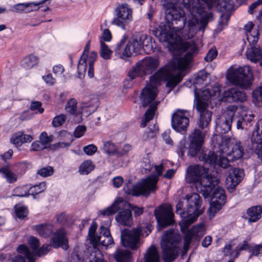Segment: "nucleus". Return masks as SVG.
<instances>
[{
    "label": "nucleus",
    "mask_w": 262,
    "mask_h": 262,
    "mask_svg": "<svg viewBox=\"0 0 262 262\" xmlns=\"http://www.w3.org/2000/svg\"><path fill=\"white\" fill-rule=\"evenodd\" d=\"M219 6L221 11L228 13L233 9L234 3L232 0H222Z\"/></svg>",
    "instance_id": "nucleus-51"
},
{
    "label": "nucleus",
    "mask_w": 262,
    "mask_h": 262,
    "mask_svg": "<svg viewBox=\"0 0 262 262\" xmlns=\"http://www.w3.org/2000/svg\"><path fill=\"white\" fill-rule=\"evenodd\" d=\"M30 7V8H29V9L28 10L29 11L36 10L38 9V8L37 7V5L33 3H19L15 5L13 7L12 11L17 13H19L24 10H26L27 9Z\"/></svg>",
    "instance_id": "nucleus-40"
},
{
    "label": "nucleus",
    "mask_w": 262,
    "mask_h": 262,
    "mask_svg": "<svg viewBox=\"0 0 262 262\" xmlns=\"http://www.w3.org/2000/svg\"><path fill=\"white\" fill-rule=\"evenodd\" d=\"M112 51L108 46L102 40L100 41V56L105 60L110 59L111 58Z\"/></svg>",
    "instance_id": "nucleus-46"
},
{
    "label": "nucleus",
    "mask_w": 262,
    "mask_h": 262,
    "mask_svg": "<svg viewBox=\"0 0 262 262\" xmlns=\"http://www.w3.org/2000/svg\"><path fill=\"white\" fill-rule=\"evenodd\" d=\"M181 239L180 234L173 229L167 230L163 234L161 247L164 262H171L176 258Z\"/></svg>",
    "instance_id": "nucleus-6"
},
{
    "label": "nucleus",
    "mask_w": 262,
    "mask_h": 262,
    "mask_svg": "<svg viewBox=\"0 0 262 262\" xmlns=\"http://www.w3.org/2000/svg\"><path fill=\"white\" fill-rule=\"evenodd\" d=\"M0 172L3 174V177L6 179L8 182L12 183L17 180L16 175L8 167H4L0 169Z\"/></svg>",
    "instance_id": "nucleus-45"
},
{
    "label": "nucleus",
    "mask_w": 262,
    "mask_h": 262,
    "mask_svg": "<svg viewBox=\"0 0 262 262\" xmlns=\"http://www.w3.org/2000/svg\"><path fill=\"white\" fill-rule=\"evenodd\" d=\"M218 156L215 152L211 150L203 151L199 159L201 161H204L205 163H208L210 165L215 164L217 161Z\"/></svg>",
    "instance_id": "nucleus-32"
},
{
    "label": "nucleus",
    "mask_w": 262,
    "mask_h": 262,
    "mask_svg": "<svg viewBox=\"0 0 262 262\" xmlns=\"http://www.w3.org/2000/svg\"><path fill=\"white\" fill-rule=\"evenodd\" d=\"M58 135L60 137H64L65 139L68 140V142H59L55 144V146L57 148H62L69 147L71 143L72 142V135L69 132L66 130H62L58 133Z\"/></svg>",
    "instance_id": "nucleus-43"
},
{
    "label": "nucleus",
    "mask_w": 262,
    "mask_h": 262,
    "mask_svg": "<svg viewBox=\"0 0 262 262\" xmlns=\"http://www.w3.org/2000/svg\"><path fill=\"white\" fill-rule=\"evenodd\" d=\"M152 51L151 38L144 34L132 38L125 47L124 54L129 57L133 53L141 54L143 51L149 53Z\"/></svg>",
    "instance_id": "nucleus-8"
},
{
    "label": "nucleus",
    "mask_w": 262,
    "mask_h": 262,
    "mask_svg": "<svg viewBox=\"0 0 262 262\" xmlns=\"http://www.w3.org/2000/svg\"><path fill=\"white\" fill-rule=\"evenodd\" d=\"M125 40L124 39H122L119 42L117 43L114 50L115 55H118L120 58L126 57V55L124 54L125 50Z\"/></svg>",
    "instance_id": "nucleus-50"
},
{
    "label": "nucleus",
    "mask_w": 262,
    "mask_h": 262,
    "mask_svg": "<svg viewBox=\"0 0 262 262\" xmlns=\"http://www.w3.org/2000/svg\"><path fill=\"white\" fill-rule=\"evenodd\" d=\"M247 99L245 93L237 88H232L222 94L220 100L228 103L243 102Z\"/></svg>",
    "instance_id": "nucleus-18"
},
{
    "label": "nucleus",
    "mask_w": 262,
    "mask_h": 262,
    "mask_svg": "<svg viewBox=\"0 0 262 262\" xmlns=\"http://www.w3.org/2000/svg\"><path fill=\"white\" fill-rule=\"evenodd\" d=\"M36 230L40 236L48 237L53 232V225L52 224H41L36 226Z\"/></svg>",
    "instance_id": "nucleus-31"
},
{
    "label": "nucleus",
    "mask_w": 262,
    "mask_h": 262,
    "mask_svg": "<svg viewBox=\"0 0 262 262\" xmlns=\"http://www.w3.org/2000/svg\"><path fill=\"white\" fill-rule=\"evenodd\" d=\"M244 176L243 170L238 168L232 169L226 178V185L229 191L232 192L241 182Z\"/></svg>",
    "instance_id": "nucleus-19"
},
{
    "label": "nucleus",
    "mask_w": 262,
    "mask_h": 262,
    "mask_svg": "<svg viewBox=\"0 0 262 262\" xmlns=\"http://www.w3.org/2000/svg\"><path fill=\"white\" fill-rule=\"evenodd\" d=\"M182 79V76L180 74L171 76L169 71L165 68H160L154 75L150 77L149 82L142 90L140 95L142 106L144 107L149 106L142 120V127H145L147 123L154 118L159 103L158 101H155L158 94L157 87L160 85L161 81L167 80L166 86L170 88V91Z\"/></svg>",
    "instance_id": "nucleus-2"
},
{
    "label": "nucleus",
    "mask_w": 262,
    "mask_h": 262,
    "mask_svg": "<svg viewBox=\"0 0 262 262\" xmlns=\"http://www.w3.org/2000/svg\"><path fill=\"white\" fill-rule=\"evenodd\" d=\"M247 58L253 62H256L262 58V53L259 48L251 47L246 52Z\"/></svg>",
    "instance_id": "nucleus-33"
},
{
    "label": "nucleus",
    "mask_w": 262,
    "mask_h": 262,
    "mask_svg": "<svg viewBox=\"0 0 262 262\" xmlns=\"http://www.w3.org/2000/svg\"><path fill=\"white\" fill-rule=\"evenodd\" d=\"M11 142L16 145H20L23 143V132H18L11 138Z\"/></svg>",
    "instance_id": "nucleus-62"
},
{
    "label": "nucleus",
    "mask_w": 262,
    "mask_h": 262,
    "mask_svg": "<svg viewBox=\"0 0 262 262\" xmlns=\"http://www.w3.org/2000/svg\"><path fill=\"white\" fill-rule=\"evenodd\" d=\"M251 139L253 148H255L258 158L262 160V125L261 129L258 127L253 132Z\"/></svg>",
    "instance_id": "nucleus-25"
},
{
    "label": "nucleus",
    "mask_w": 262,
    "mask_h": 262,
    "mask_svg": "<svg viewBox=\"0 0 262 262\" xmlns=\"http://www.w3.org/2000/svg\"><path fill=\"white\" fill-rule=\"evenodd\" d=\"M65 109L68 113L71 114H75L77 109L76 100L74 98L69 100L66 105Z\"/></svg>",
    "instance_id": "nucleus-54"
},
{
    "label": "nucleus",
    "mask_w": 262,
    "mask_h": 262,
    "mask_svg": "<svg viewBox=\"0 0 262 262\" xmlns=\"http://www.w3.org/2000/svg\"><path fill=\"white\" fill-rule=\"evenodd\" d=\"M187 172V180L189 183H196V189L205 198L219 183L216 176L207 174V169L200 165L190 166Z\"/></svg>",
    "instance_id": "nucleus-4"
},
{
    "label": "nucleus",
    "mask_w": 262,
    "mask_h": 262,
    "mask_svg": "<svg viewBox=\"0 0 262 262\" xmlns=\"http://www.w3.org/2000/svg\"><path fill=\"white\" fill-rule=\"evenodd\" d=\"M206 131L195 128L189 135L188 155L196 156L201 150L206 137Z\"/></svg>",
    "instance_id": "nucleus-14"
},
{
    "label": "nucleus",
    "mask_w": 262,
    "mask_h": 262,
    "mask_svg": "<svg viewBox=\"0 0 262 262\" xmlns=\"http://www.w3.org/2000/svg\"><path fill=\"white\" fill-rule=\"evenodd\" d=\"M117 262H130L131 252L127 250L119 249L115 253Z\"/></svg>",
    "instance_id": "nucleus-37"
},
{
    "label": "nucleus",
    "mask_w": 262,
    "mask_h": 262,
    "mask_svg": "<svg viewBox=\"0 0 262 262\" xmlns=\"http://www.w3.org/2000/svg\"><path fill=\"white\" fill-rule=\"evenodd\" d=\"M252 76L250 67L245 66L229 73L227 78L233 84L247 89L252 84Z\"/></svg>",
    "instance_id": "nucleus-9"
},
{
    "label": "nucleus",
    "mask_w": 262,
    "mask_h": 262,
    "mask_svg": "<svg viewBox=\"0 0 262 262\" xmlns=\"http://www.w3.org/2000/svg\"><path fill=\"white\" fill-rule=\"evenodd\" d=\"M153 228L148 224L146 226H138L132 230L124 229L121 233V242L124 247L132 250L137 249L141 235L147 236L152 231Z\"/></svg>",
    "instance_id": "nucleus-7"
},
{
    "label": "nucleus",
    "mask_w": 262,
    "mask_h": 262,
    "mask_svg": "<svg viewBox=\"0 0 262 262\" xmlns=\"http://www.w3.org/2000/svg\"><path fill=\"white\" fill-rule=\"evenodd\" d=\"M141 166L145 170V172H149L151 170L152 165L148 155H146L143 158Z\"/></svg>",
    "instance_id": "nucleus-61"
},
{
    "label": "nucleus",
    "mask_w": 262,
    "mask_h": 262,
    "mask_svg": "<svg viewBox=\"0 0 262 262\" xmlns=\"http://www.w3.org/2000/svg\"><path fill=\"white\" fill-rule=\"evenodd\" d=\"M18 253L23 254L24 256L19 255L11 258L12 262H26L27 258L29 262H35V258L33 253L30 250L28 247L24 245H19L17 248Z\"/></svg>",
    "instance_id": "nucleus-23"
},
{
    "label": "nucleus",
    "mask_w": 262,
    "mask_h": 262,
    "mask_svg": "<svg viewBox=\"0 0 262 262\" xmlns=\"http://www.w3.org/2000/svg\"><path fill=\"white\" fill-rule=\"evenodd\" d=\"M201 90H194L195 100L196 101V106L199 104L201 107H203V104H205V107H207L208 101L212 97L211 93L208 89Z\"/></svg>",
    "instance_id": "nucleus-26"
},
{
    "label": "nucleus",
    "mask_w": 262,
    "mask_h": 262,
    "mask_svg": "<svg viewBox=\"0 0 262 262\" xmlns=\"http://www.w3.org/2000/svg\"><path fill=\"white\" fill-rule=\"evenodd\" d=\"M159 65V61L157 57H146L137 62V66H140L144 75L151 74Z\"/></svg>",
    "instance_id": "nucleus-20"
},
{
    "label": "nucleus",
    "mask_w": 262,
    "mask_h": 262,
    "mask_svg": "<svg viewBox=\"0 0 262 262\" xmlns=\"http://www.w3.org/2000/svg\"><path fill=\"white\" fill-rule=\"evenodd\" d=\"M116 222L123 226L130 227L133 224L132 213L130 210L124 209L118 212L115 216Z\"/></svg>",
    "instance_id": "nucleus-28"
},
{
    "label": "nucleus",
    "mask_w": 262,
    "mask_h": 262,
    "mask_svg": "<svg viewBox=\"0 0 262 262\" xmlns=\"http://www.w3.org/2000/svg\"><path fill=\"white\" fill-rule=\"evenodd\" d=\"M181 48L185 54L178 60V68L185 69L191 62L193 57L198 52V48L193 41H185L182 43Z\"/></svg>",
    "instance_id": "nucleus-13"
},
{
    "label": "nucleus",
    "mask_w": 262,
    "mask_h": 262,
    "mask_svg": "<svg viewBox=\"0 0 262 262\" xmlns=\"http://www.w3.org/2000/svg\"><path fill=\"white\" fill-rule=\"evenodd\" d=\"M160 257L156 248L151 246L144 255L145 262H159Z\"/></svg>",
    "instance_id": "nucleus-34"
},
{
    "label": "nucleus",
    "mask_w": 262,
    "mask_h": 262,
    "mask_svg": "<svg viewBox=\"0 0 262 262\" xmlns=\"http://www.w3.org/2000/svg\"><path fill=\"white\" fill-rule=\"evenodd\" d=\"M227 146L228 149L231 148V150L227 153L228 157L231 158V160H236L242 157L244 149L241 142L234 139H229L227 142Z\"/></svg>",
    "instance_id": "nucleus-21"
},
{
    "label": "nucleus",
    "mask_w": 262,
    "mask_h": 262,
    "mask_svg": "<svg viewBox=\"0 0 262 262\" xmlns=\"http://www.w3.org/2000/svg\"><path fill=\"white\" fill-rule=\"evenodd\" d=\"M155 169L157 176H149L135 185L131 183L125 185L123 188L124 192L127 194L134 196H148L151 193H154L158 188L157 184L159 180L158 177L162 174L164 167L161 164L156 165Z\"/></svg>",
    "instance_id": "nucleus-5"
},
{
    "label": "nucleus",
    "mask_w": 262,
    "mask_h": 262,
    "mask_svg": "<svg viewBox=\"0 0 262 262\" xmlns=\"http://www.w3.org/2000/svg\"><path fill=\"white\" fill-rule=\"evenodd\" d=\"M224 202H219L212 200V202L210 203V208L208 209L209 215L210 219L213 218L215 214L221 210L222 206L225 204Z\"/></svg>",
    "instance_id": "nucleus-41"
},
{
    "label": "nucleus",
    "mask_w": 262,
    "mask_h": 262,
    "mask_svg": "<svg viewBox=\"0 0 262 262\" xmlns=\"http://www.w3.org/2000/svg\"><path fill=\"white\" fill-rule=\"evenodd\" d=\"M154 214L158 223L162 227L170 226L174 223V214L170 206L167 205L160 206L155 209Z\"/></svg>",
    "instance_id": "nucleus-15"
},
{
    "label": "nucleus",
    "mask_w": 262,
    "mask_h": 262,
    "mask_svg": "<svg viewBox=\"0 0 262 262\" xmlns=\"http://www.w3.org/2000/svg\"><path fill=\"white\" fill-rule=\"evenodd\" d=\"M126 202L122 198H119L115 200L112 205L100 211V215L102 217H110V216L116 213L118 210L125 208Z\"/></svg>",
    "instance_id": "nucleus-24"
},
{
    "label": "nucleus",
    "mask_w": 262,
    "mask_h": 262,
    "mask_svg": "<svg viewBox=\"0 0 262 262\" xmlns=\"http://www.w3.org/2000/svg\"><path fill=\"white\" fill-rule=\"evenodd\" d=\"M208 74L205 71H200L195 76L193 84L194 90H201L206 85L205 82L206 81Z\"/></svg>",
    "instance_id": "nucleus-30"
},
{
    "label": "nucleus",
    "mask_w": 262,
    "mask_h": 262,
    "mask_svg": "<svg viewBox=\"0 0 262 262\" xmlns=\"http://www.w3.org/2000/svg\"><path fill=\"white\" fill-rule=\"evenodd\" d=\"M253 102L256 106L262 104V86L255 90L252 93Z\"/></svg>",
    "instance_id": "nucleus-49"
},
{
    "label": "nucleus",
    "mask_w": 262,
    "mask_h": 262,
    "mask_svg": "<svg viewBox=\"0 0 262 262\" xmlns=\"http://www.w3.org/2000/svg\"><path fill=\"white\" fill-rule=\"evenodd\" d=\"M97 225L93 223L90 226L88 236L92 244L98 246L101 245L107 248L114 245V239L111 236L110 230L100 231V235L96 234Z\"/></svg>",
    "instance_id": "nucleus-10"
},
{
    "label": "nucleus",
    "mask_w": 262,
    "mask_h": 262,
    "mask_svg": "<svg viewBox=\"0 0 262 262\" xmlns=\"http://www.w3.org/2000/svg\"><path fill=\"white\" fill-rule=\"evenodd\" d=\"M87 59L84 55H82L79 60L77 67V73L79 78L83 77L86 71Z\"/></svg>",
    "instance_id": "nucleus-44"
},
{
    "label": "nucleus",
    "mask_w": 262,
    "mask_h": 262,
    "mask_svg": "<svg viewBox=\"0 0 262 262\" xmlns=\"http://www.w3.org/2000/svg\"><path fill=\"white\" fill-rule=\"evenodd\" d=\"M67 117L64 114H60L55 117L52 124L54 127H58L62 125L66 121Z\"/></svg>",
    "instance_id": "nucleus-58"
},
{
    "label": "nucleus",
    "mask_w": 262,
    "mask_h": 262,
    "mask_svg": "<svg viewBox=\"0 0 262 262\" xmlns=\"http://www.w3.org/2000/svg\"><path fill=\"white\" fill-rule=\"evenodd\" d=\"M236 114L235 119H236V128L243 129L248 126L253 119L254 116L250 111H248L246 107L242 105H236Z\"/></svg>",
    "instance_id": "nucleus-17"
},
{
    "label": "nucleus",
    "mask_w": 262,
    "mask_h": 262,
    "mask_svg": "<svg viewBox=\"0 0 262 262\" xmlns=\"http://www.w3.org/2000/svg\"><path fill=\"white\" fill-rule=\"evenodd\" d=\"M230 17V15L228 13H224L221 15L216 28L217 32H221L225 27L227 26Z\"/></svg>",
    "instance_id": "nucleus-48"
},
{
    "label": "nucleus",
    "mask_w": 262,
    "mask_h": 262,
    "mask_svg": "<svg viewBox=\"0 0 262 262\" xmlns=\"http://www.w3.org/2000/svg\"><path fill=\"white\" fill-rule=\"evenodd\" d=\"M258 32L256 30L253 31L252 33L247 34V39L251 47H255V45L258 40Z\"/></svg>",
    "instance_id": "nucleus-56"
},
{
    "label": "nucleus",
    "mask_w": 262,
    "mask_h": 262,
    "mask_svg": "<svg viewBox=\"0 0 262 262\" xmlns=\"http://www.w3.org/2000/svg\"><path fill=\"white\" fill-rule=\"evenodd\" d=\"M46 188L45 182L40 183L38 185H34L28 188L29 194L34 195L43 192Z\"/></svg>",
    "instance_id": "nucleus-47"
},
{
    "label": "nucleus",
    "mask_w": 262,
    "mask_h": 262,
    "mask_svg": "<svg viewBox=\"0 0 262 262\" xmlns=\"http://www.w3.org/2000/svg\"><path fill=\"white\" fill-rule=\"evenodd\" d=\"M54 172L53 168L51 166H47L40 168L37 171V174L42 177H47L53 174Z\"/></svg>",
    "instance_id": "nucleus-60"
},
{
    "label": "nucleus",
    "mask_w": 262,
    "mask_h": 262,
    "mask_svg": "<svg viewBox=\"0 0 262 262\" xmlns=\"http://www.w3.org/2000/svg\"><path fill=\"white\" fill-rule=\"evenodd\" d=\"M103 151L108 156L117 155L118 149L116 145L111 141H104L101 147Z\"/></svg>",
    "instance_id": "nucleus-38"
},
{
    "label": "nucleus",
    "mask_w": 262,
    "mask_h": 262,
    "mask_svg": "<svg viewBox=\"0 0 262 262\" xmlns=\"http://www.w3.org/2000/svg\"><path fill=\"white\" fill-rule=\"evenodd\" d=\"M37 57L33 55H29L23 58L21 61V66L26 70H29L33 68L38 63Z\"/></svg>",
    "instance_id": "nucleus-36"
},
{
    "label": "nucleus",
    "mask_w": 262,
    "mask_h": 262,
    "mask_svg": "<svg viewBox=\"0 0 262 262\" xmlns=\"http://www.w3.org/2000/svg\"><path fill=\"white\" fill-rule=\"evenodd\" d=\"M53 136H48V134L45 132H42L40 135L39 141L43 145H45V146H46V148L48 147L49 145L53 141Z\"/></svg>",
    "instance_id": "nucleus-55"
},
{
    "label": "nucleus",
    "mask_w": 262,
    "mask_h": 262,
    "mask_svg": "<svg viewBox=\"0 0 262 262\" xmlns=\"http://www.w3.org/2000/svg\"><path fill=\"white\" fill-rule=\"evenodd\" d=\"M247 213L249 216V223L256 222L261 217L262 206H253L247 210Z\"/></svg>",
    "instance_id": "nucleus-29"
},
{
    "label": "nucleus",
    "mask_w": 262,
    "mask_h": 262,
    "mask_svg": "<svg viewBox=\"0 0 262 262\" xmlns=\"http://www.w3.org/2000/svg\"><path fill=\"white\" fill-rule=\"evenodd\" d=\"M95 168V165L91 160H85L79 166V172L80 174L86 175L90 173Z\"/></svg>",
    "instance_id": "nucleus-42"
},
{
    "label": "nucleus",
    "mask_w": 262,
    "mask_h": 262,
    "mask_svg": "<svg viewBox=\"0 0 262 262\" xmlns=\"http://www.w3.org/2000/svg\"><path fill=\"white\" fill-rule=\"evenodd\" d=\"M215 186L212 189V190L214 188L212 193L211 194V192L210 195L208 196H211L212 200L219 202H226V196L225 193V191L223 189V188L220 187H217L215 188Z\"/></svg>",
    "instance_id": "nucleus-39"
},
{
    "label": "nucleus",
    "mask_w": 262,
    "mask_h": 262,
    "mask_svg": "<svg viewBox=\"0 0 262 262\" xmlns=\"http://www.w3.org/2000/svg\"><path fill=\"white\" fill-rule=\"evenodd\" d=\"M186 200V209L189 217L182 220L179 225L181 232L184 234V251L187 252L190 244L192 242H199L204 235V226L203 224H199L187 230L189 226L204 212V208L202 207V200L196 193L187 194Z\"/></svg>",
    "instance_id": "nucleus-3"
},
{
    "label": "nucleus",
    "mask_w": 262,
    "mask_h": 262,
    "mask_svg": "<svg viewBox=\"0 0 262 262\" xmlns=\"http://www.w3.org/2000/svg\"><path fill=\"white\" fill-rule=\"evenodd\" d=\"M100 220L101 221V226L100 227V231L110 230V227L112 224V219L110 217H102L99 215Z\"/></svg>",
    "instance_id": "nucleus-53"
},
{
    "label": "nucleus",
    "mask_w": 262,
    "mask_h": 262,
    "mask_svg": "<svg viewBox=\"0 0 262 262\" xmlns=\"http://www.w3.org/2000/svg\"><path fill=\"white\" fill-rule=\"evenodd\" d=\"M140 68V66H138L137 63L136 66L128 72V76L130 78V79H134L136 76L141 77L144 75Z\"/></svg>",
    "instance_id": "nucleus-59"
},
{
    "label": "nucleus",
    "mask_w": 262,
    "mask_h": 262,
    "mask_svg": "<svg viewBox=\"0 0 262 262\" xmlns=\"http://www.w3.org/2000/svg\"><path fill=\"white\" fill-rule=\"evenodd\" d=\"M187 111L184 110H177L172 115L171 125L177 132L185 130L188 127L189 120Z\"/></svg>",
    "instance_id": "nucleus-16"
},
{
    "label": "nucleus",
    "mask_w": 262,
    "mask_h": 262,
    "mask_svg": "<svg viewBox=\"0 0 262 262\" xmlns=\"http://www.w3.org/2000/svg\"><path fill=\"white\" fill-rule=\"evenodd\" d=\"M217 55V50L215 48H211L204 57V60L206 61L210 62L216 57Z\"/></svg>",
    "instance_id": "nucleus-64"
},
{
    "label": "nucleus",
    "mask_w": 262,
    "mask_h": 262,
    "mask_svg": "<svg viewBox=\"0 0 262 262\" xmlns=\"http://www.w3.org/2000/svg\"><path fill=\"white\" fill-rule=\"evenodd\" d=\"M114 15L111 24L123 30L126 29V26L132 20V10L127 4L119 5L115 9Z\"/></svg>",
    "instance_id": "nucleus-11"
},
{
    "label": "nucleus",
    "mask_w": 262,
    "mask_h": 262,
    "mask_svg": "<svg viewBox=\"0 0 262 262\" xmlns=\"http://www.w3.org/2000/svg\"><path fill=\"white\" fill-rule=\"evenodd\" d=\"M183 203L179 201L176 206V213L177 214H180L181 216L183 219V220L186 219L189 217L188 214L187 213L186 207L184 210H182Z\"/></svg>",
    "instance_id": "nucleus-63"
},
{
    "label": "nucleus",
    "mask_w": 262,
    "mask_h": 262,
    "mask_svg": "<svg viewBox=\"0 0 262 262\" xmlns=\"http://www.w3.org/2000/svg\"><path fill=\"white\" fill-rule=\"evenodd\" d=\"M201 105L198 104L196 106L198 112L200 113V119L198 122L199 127L202 130L206 128L210 123L211 120L212 113L207 110L205 107V104H203V107H201Z\"/></svg>",
    "instance_id": "nucleus-22"
},
{
    "label": "nucleus",
    "mask_w": 262,
    "mask_h": 262,
    "mask_svg": "<svg viewBox=\"0 0 262 262\" xmlns=\"http://www.w3.org/2000/svg\"><path fill=\"white\" fill-rule=\"evenodd\" d=\"M236 109V105H229L226 108L216 122V131L217 133L224 134L231 130V123Z\"/></svg>",
    "instance_id": "nucleus-12"
},
{
    "label": "nucleus",
    "mask_w": 262,
    "mask_h": 262,
    "mask_svg": "<svg viewBox=\"0 0 262 262\" xmlns=\"http://www.w3.org/2000/svg\"><path fill=\"white\" fill-rule=\"evenodd\" d=\"M87 257L86 252L78 247L72 253L70 262H83Z\"/></svg>",
    "instance_id": "nucleus-35"
},
{
    "label": "nucleus",
    "mask_w": 262,
    "mask_h": 262,
    "mask_svg": "<svg viewBox=\"0 0 262 262\" xmlns=\"http://www.w3.org/2000/svg\"><path fill=\"white\" fill-rule=\"evenodd\" d=\"M14 196L24 197L29 195L28 187L27 186L17 187L13 191Z\"/></svg>",
    "instance_id": "nucleus-52"
},
{
    "label": "nucleus",
    "mask_w": 262,
    "mask_h": 262,
    "mask_svg": "<svg viewBox=\"0 0 262 262\" xmlns=\"http://www.w3.org/2000/svg\"><path fill=\"white\" fill-rule=\"evenodd\" d=\"M15 209L16 215L18 218L23 219L27 216L28 214V210L25 206L16 205Z\"/></svg>",
    "instance_id": "nucleus-57"
},
{
    "label": "nucleus",
    "mask_w": 262,
    "mask_h": 262,
    "mask_svg": "<svg viewBox=\"0 0 262 262\" xmlns=\"http://www.w3.org/2000/svg\"><path fill=\"white\" fill-rule=\"evenodd\" d=\"M67 242L65 232L63 228L57 230L51 239V245L54 248H58L64 246L66 247L65 249H67L68 248L66 244Z\"/></svg>",
    "instance_id": "nucleus-27"
},
{
    "label": "nucleus",
    "mask_w": 262,
    "mask_h": 262,
    "mask_svg": "<svg viewBox=\"0 0 262 262\" xmlns=\"http://www.w3.org/2000/svg\"><path fill=\"white\" fill-rule=\"evenodd\" d=\"M182 6L188 10L191 16V19L188 21L189 26H194L200 22V30H204L208 20L212 17L211 13H207L205 8L196 3L195 0H168L166 14L167 17H171L173 28L164 26L160 29H153L151 33L160 42L166 43L170 50L177 47L178 36L173 29H182L186 23V17Z\"/></svg>",
    "instance_id": "nucleus-1"
}]
</instances>
